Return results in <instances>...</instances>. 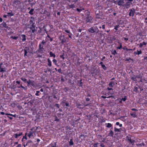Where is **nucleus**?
<instances>
[{
	"label": "nucleus",
	"instance_id": "f257e3e1",
	"mask_svg": "<svg viewBox=\"0 0 147 147\" xmlns=\"http://www.w3.org/2000/svg\"><path fill=\"white\" fill-rule=\"evenodd\" d=\"M98 24V23L93 24L90 28L88 29L87 31L92 34L95 35H97L99 31L97 26Z\"/></svg>",
	"mask_w": 147,
	"mask_h": 147
},
{
	"label": "nucleus",
	"instance_id": "f03ea898",
	"mask_svg": "<svg viewBox=\"0 0 147 147\" xmlns=\"http://www.w3.org/2000/svg\"><path fill=\"white\" fill-rule=\"evenodd\" d=\"M23 3L19 0H14L13 3V6L18 9H22L23 7Z\"/></svg>",
	"mask_w": 147,
	"mask_h": 147
},
{
	"label": "nucleus",
	"instance_id": "7ed1b4c3",
	"mask_svg": "<svg viewBox=\"0 0 147 147\" xmlns=\"http://www.w3.org/2000/svg\"><path fill=\"white\" fill-rule=\"evenodd\" d=\"M46 42L45 40H43L39 44L38 49L37 50V51L38 53H42L43 52L44 50V49L43 48L44 45Z\"/></svg>",
	"mask_w": 147,
	"mask_h": 147
},
{
	"label": "nucleus",
	"instance_id": "20e7f679",
	"mask_svg": "<svg viewBox=\"0 0 147 147\" xmlns=\"http://www.w3.org/2000/svg\"><path fill=\"white\" fill-rule=\"evenodd\" d=\"M96 18V19H102V13L99 10H97L95 12Z\"/></svg>",
	"mask_w": 147,
	"mask_h": 147
},
{
	"label": "nucleus",
	"instance_id": "39448f33",
	"mask_svg": "<svg viewBox=\"0 0 147 147\" xmlns=\"http://www.w3.org/2000/svg\"><path fill=\"white\" fill-rule=\"evenodd\" d=\"M86 23H90L92 24L93 22V18L89 15L87 16L86 18Z\"/></svg>",
	"mask_w": 147,
	"mask_h": 147
},
{
	"label": "nucleus",
	"instance_id": "423d86ee",
	"mask_svg": "<svg viewBox=\"0 0 147 147\" xmlns=\"http://www.w3.org/2000/svg\"><path fill=\"white\" fill-rule=\"evenodd\" d=\"M29 26L30 27H29L30 29L34 28L36 27V25L35 22H34L32 20H30L29 21Z\"/></svg>",
	"mask_w": 147,
	"mask_h": 147
},
{
	"label": "nucleus",
	"instance_id": "0eeeda50",
	"mask_svg": "<svg viewBox=\"0 0 147 147\" xmlns=\"http://www.w3.org/2000/svg\"><path fill=\"white\" fill-rule=\"evenodd\" d=\"M3 27L9 30L10 29V28L8 27L6 23L4 22L0 25V30Z\"/></svg>",
	"mask_w": 147,
	"mask_h": 147
},
{
	"label": "nucleus",
	"instance_id": "6e6552de",
	"mask_svg": "<svg viewBox=\"0 0 147 147\" xmlns=\"http://www.w3.org/2000/svg\"><path fill=\"white\" fill-rule=\"evenodd\" d=\"M27 85L28 86L30 85H31L34 87H35V85L34 81L29 80V81L27 82Z\"/></svg>",
	"mask_w": 147,
	"mask_h": 147
},
{
	"label": "nucleus",
	"instance_id": "1a4fd4ad",
	"mask_svg": "<svg viewBox=\"0 0 147 147\" xmlns=\"http://www.w3.org/2000/svg\"><path fill=\"white\" fill-rule=\"evenodd\" d=\"M135 12V10L134 8H132L130 9V11L129 13V15L130 16H133Z\"/></svg>",
	"mask_w": 147,
	"mask_h": 147
},
{
	"label": "nucleus",
	"instance_id": "9d476101",
	"mask_svg": "<svg viewBox=\"0 0 147 147\" xmlns=\"http://www.w3.org/2000/svg\"><path fill=\"white\" fill-rule=\"evenodd\" d=\"M22 132H18L16 134H14L13 136V137L15 138H17L19 137L22 136Z\"/></svg>",
	"mask_w": 147,
	"mask_h": 147
},
{
	"label": "nucleus",
	"instance_id": "9b49d317",
	"mask_svg": "<svg viewBox=\"0 0 147 147\" xmlns=\"http://www.w3.org/2000/svg\"><path fill=\"white\" fill-rule=\"evenodd\" d=\"M132 3V2L128 1L125 4H123V6L125 7L127 9H128L130 7V5Z\"/></svg>",
	"mask_w": 147,
	"mask_h": 147
},
{
	"label": "nucleus",
	"instance_id": "f8f14e48",
	"mask_svg": "<svg viewBox=\"0 0 147 147\" xmlns=\"http://www.w3.org/2000/svg\"><path fill=\"white\" fill-rule=\"evenodd\" d=\"M2 65H3L2 63H0V72L3 73L6 71L7 68H1Z\"/></svg>",
	"mask_w": 147,
	"mask_h": 147
},
{
	"label": "nucleus",
	"instance_id": "ddd939ff",
	"mask_svg": "<svg viewBox=\"0 0 147 147\" xmlns=\"http://www.w3.org/2000/svg\"><path fill=\"white\" fill-rule=\"evenodd\" d=\"M31 131L29 132L28 133V136L29 137V138H30V137L31 136H33V134L34 133H35V131H31L32 130V129H31Z\"/></svg>",
	"mask_w": 147,
	"mask_h": 147
},
{
	"label": "nucleus",
	"instance_id": "4468645a",
	"mask_svg": "<svg viewBox=\"0 0 147 147\" xmlns=\"http://www.w3.org/2000/svg\"><path fill=\"white\" fill-rule=\"evenodd\" d=\"M77 82L78 86L80 87H82L83 84V83L82 82V80L81 79L79 81L78 80Z\"/></svg>",
	"mask_w": 147,
	"mask_h": 147
},
{
	"label": "nucleus",
	"instance_id": "2eb2a0df",
	"mask_svg": "<svg viewBox=\"0 0 147 147\" xmlns=\"http://www.w3.org/2000/svg\"><path fill=\"white\" fill-rule=\"evenodd\" d=\"M124 0H118L117 3V5L119 6H123V4H124Z\"/></svg>",
	"mask_w": 147,
	"mask_h": 147
},
{
	"label": "nucleus",
	"instance_id": "dca6fc26",
	"mask_svg": "<svg viewBox=\"0 0 147 147\" xmlns=\"http://www.w3.org/2000/svg\"><path fill=\"white\" fill-rule=\"evenodd\" d=\"M127 139L132 144H133L134 142V140H131L130 137L127 136Z\"/></svg>",
	"mask_w": 147,
	"mask_h": 147
},
{
	"label": "nucleus",
	"instance_id": "f3484780",
	"mask_svg": "<svg viewBox=\"0 0 147 147\" xmlns=\"http://www.w3.org/2000/svg\"><path fill=\"white\" fill-rule=\"evenodd\" d=\"M60 40L61 41V43L63 44L66 42V39L64 37H61L60 38Z\"/></svg>",
	"mask_w": 147,
	"mask_h": 147
},
{
	"label": "nucleus",
	"instance_id": "a211bd4d",
	"mask_svg": "<svg viewBox=\"0 0 147 147\" xmlns=\"http://www.w3.org/2000/svg\"><path fill=\"white\" fill-rule=\"evenodd\" d=\"M65 53H64V51H63V53H61V54L60 55V57L63 60H64L65 59Z\"/></svg>",
	"mask_w": 147,
	"mask_h": 147
},
{
	"label": "nucleus",
	"instance_id": "6ab92c4d",
	"mask_svg": "<svg viewBox=\"0 0 147 147\" xmlns=\"http://www.w3.org/2000/svg\"><path fill=\"white\" fill-rule=\"evenodd\" d=\"M146 43L144 42H143L142 43H140L139 45V47L140 48H142L143 45L146 46Z\"/></svg>",
	"mask_w": 147,
	"mask_h": 147
},
{
	"label": "nucleus",
	"instance_id": "aec40b11",
	"mask_svg": "<svg viewBox=\"0 0 147 147\" xmlns=\"http://www.w3.org/2000/svg\"><path fill=\"white\" fill-rule=\"evenodd\" d=\"M105 125H106V126L107 127H108L109 128L111 127H112V125L111 123H106L105 124Z\"/></svg>",
	"mask_w": 147,
	"mask_h": 147
},
{
	"label": "nucleus",
	"instance_id": "412c9836",
	"mask_svg": "<svg viewBox=\"0 0 147 147\" xmlns=\"http://www.w3.org/2000/svg\"><path fill=\"white\" fill-rule=\"evenodd\" d=\"M49 55L51 57H53L54 58L56 57V55L55 54L53 53L52 51H50L49 53Z\"/></svg>",
	"mask_w": 147,
	"mask_h": 147
},
{
	"label": "nucleus",
	"instance_id": "4be33fe9",
	"mask_svg": "<svg viewBox=\"0 0 147 147\" xmlns=\"http://www.w3.org/2000/svg\"><path fill=\"white\" fill-rule=\"evenodd\" d=\"M47 61L48 62V66L49 67H51L52 65V63L51 61L49 59H47Z\"/></svg>",
	"mask_w": 147,
	"mask_h": 147
},
{
	"label": "nucleus",
	"instance_id": "5701e85b",
	"mask_svg": "<svg viewBox=\"0 0 147 147\" xmlns=\"http://www.w3.org/2000/svg\"><path fill=\"white\" fill-rule=\"evenodd\" d=\"M21 36L22 37V40L23 41H25L26 40V36L25 35V34H22L21 35Z\"/></svg>",
	"mask_w": 147,
	"mask_h": 147
},
{
	"label": "nucleus",
	"instance_id": "b1692460",
	"mask_svg": "<svg viewBox=\"0 0 147 147\" xmlns=\"http://www.w3.org/2000/svg\"><path fill=\"white\" fill-rule=\"evenodd\" d=\"M120 132H122V133H125L126 132V130L124 128H120Z\"/></svg>",
	"mask_w": 147,
	"mask_h": 147
},
{
	"label": "nucleus",
	"instance_id": "393cba45",
	"mask_svg": "<svg viewBox=\"0 0 147 147\" xmlns=\"http://www.w3.org/2000/svg\"><path fill=\"white\" fill-rule=\"evenodd\" d=\"M69 145L71 146L73 145L74 144V143L73 141V139L72 138H71L70 139V141L69 142Z\"/></svg>",
	"mask_w": 147,
	"mask_h": 147
},
{
	"label": "nucleus",
	"instance_id": "a878e982",
	"mask_svg": "<svg viewBox=\"0 0 147 147\" xmlns=\"http://www.w3.org/2000/svg\"><path fill=\"white\" fill-rule=\"evenodd\" d=\"M134 76L131 77V79L134 81L136 82L137 81V78L135 75H134Z\"/></svg>",
	"mask_w": 147,
	"mask_h": 147
},
{
	"label": "nucleus",
	"instance_id": "bb28decb",
	"mask_svg": "<svg viewBox=\"0 0 147 147\" xmlns=\"http://www.w3.org/2000/svg\"><path fill=\"white\" fill-rule=\"evenodd\" d=\"M18 88H22L25 90H26L27 89V86L24 87L22 85H21L20 86L18 87Z\"/></svg>",
	"mask_w": 147,
	"mask_h": 147
},
{
	"label": "nucleus",
	"instance_id": "cd10ccee",
	"mask_svg": "<svg viewBox=\"0 0 147 147\" xmlns=\"http://www.w3.org/2000/svg\"><path fill=\"white\" fill-rule=\"evenodd\" d=\"M37 27H35L34 28L32 29H30L32 30V32L33 33H34L36 32L37 31Z\"/></svg>",
	"mask_w": 147,
	"mask_h": 147
},
{
	"label": "nucleus",
	"instance_id": "c85d7f7f",
	"mask_svg": "<svg viewBox=\"0 0 147 147\" xmlns=\"http://www.w3.org/2000/svg\"><path fill=\"white\" fill-rule=\"evenodd\" d=\"M138 87L136 86L134 87V91L136 92V93L138 92Z\"/></svg>",
	"mask_w": 147,
	"mask_h": 147
},
{
	"label": "nucleus",
	"instance_id": "c756f323",
	"mask_svg": "<svg viewBox=\"0 0 147 147\" xmlns=\"http://www.w3.org/2000/svg\"><path fill=\"white\" fill-rule=\"evenodd\" d=\"M136 85L138 86V88L140 89L141 91L144 90L143 88H142V86H141V85H138L137 84H136Z\"/></svg>",
	"mask_w": 147,
	"mask_h": 147
},
{
	"label": "nucleus",
	"instance_id": "7c9ffc66",
	"mask_svg": "<svg viewBox=\"0 0 147 147\" xmlns=\"http://www.w3.org/2000/svg\"><path fill=\"white\" fill-rule=\"evenodd\" d=\"M34 11V9H32L29 12V13L31 15H32L33 14V12Z\"/></svg>",
	"mask_w": 147,
	"mask_h": 147
},
{
	"label": "nucleus",
	"instance_id": "2f4dec72",
	"mask_svg": "<svg viewBox=\"0 0 147 147\" xmlns=\"http://www.w3.org/2000/svg\"><path fill=\"white\" fill-rule=\"evenodd\" d=\"M62 103H65V105L66 106H67V107H70V105L69 104V103L68 102H65L64 101H63L62 102Z\"/></svg>",
	"mask_w": 147,
	"mask_h": 147
},
{
	"label": "nucleus",
	"instance_id": "473e14b6",
	"mask_svg": "<svg viewBox=\"0 0 147 147\" xmlns=\"http://www.w3.org/2000/svg\"><path fill=\"white\" fill-rule=\"evenodd\" d=\"M113 132L111 130L110 131V132L109 134V136L111 137H113Z\"/></svg>",
	"mask_w": 147,
	"mask_h": 147
},
{
	"label": "nucleus",
	"instance_id": "72a5a7b5",
	"mask_svg": "<svg viewBox=\"0 0 147 147\" xmlns=\"http://www.w3.org/2000/svg\"><path fill=\"white\" fill-rule=\"evenodd\" d=\"M8 16H11L14 15V14L12 13V11H11L10 12H9L7 13Z\"/></svg>",
	"mask_w": 147,
	"mask_h": 147
},
{
	"label": "nucleus",
	"instance_id": "f704fd0d",
	"mask_svg": "<svg viewBox=\"0 0 147 147\" xmlns=\"http://www.w3.org/2000/svg\"><path fill=\"white\" fill-rule=\"evenodd\" d=\"M24 57H26L27 56V54L28 53V51H27L26 49H24Z\"/></svg>",
	"mask_w": 147,
	"mask_h": 147
},
{
	"label": "nucleus",
	"instance_id": "c9c22d12",
	"mask_svg": "<svg viewBox=\"0 0 147 147\" xmlns=\"http://www.w3.org/2000/svg\"><path fill=\"white\" fill-rule=\"evenodd\" d=\"M137 146H142V145L144 146L145 145V144L144 143H138L136 144Z\"/></svg>",
	"mask_w": 147,
	"mask_h": 147
},
{
	"label": "nucleus",
	"instance_id": "e433bc0d",
	"mask_svg": "<svg viewBox=\"0 0 147 147\" xmlns=\"http://www.w3.org/2000/svg\"><path fill=\"white\" fill-rule=\"evenodd\" d=\"M20 79L25 83L27 82V79L25 78H24L22 77L20 78Z\"/></svg>",
	"mask_w": 147,
	"mask_h": 147
},
{
	"label": "nucleus",
	"instance_id": "4c0bfd02",
	"mask_svg": "<svg viewBox=\"0 0 147 147\" xmlns=\"http://www.w3.org/2000/svg\"><path fill=\"white\" fill-rule=\"evenodd\" d=\"M114 131L115 132H120V129L117 128L116 127H114Z\"/></svg>",
	"mask_w": 147,
	"mask_h": 147
},
{
	"label": "nucleus",
	"instance_id": "58836bf2",
	"mask_svg": "<svg viewBox=\"0 0 147 147\" xmlns=\"http://www.w3.org/2000/svg\"><path fill=\"white\" fill-rule=\"evenodd\" d=\"M69 7L70 8L75 7V6L74 4L69 5Z\"/></svg>",
	"mask_w": 147,
	"mask_h": 147
},
{
	"label": "nucleus",
	"instance_id": "ea45409f",
	"mask_svg": "<svg viewBox=\"0 0 147 147\" xmlns=\"http://www.w3.org/2000/svg\"><path fill=\"white\" fill-rule=\"evenodd\" d=\"M127 96H125L124 98H122L121 99V100H123V101H125L127 100Z\"/></svg>",
	"mask_w": 147,
	"mask_h": 147
},
{
	"label": "nucleus",
	"instance_id": "a19ab883",
	"mask_svg": "<svg viewBox=\"0 0 147 147\" xmlns=\"http://www.w3.org/2000/svg\"><path fill=\"white\" fill-rule=\"evenodd\" d=\"M10 38H12L13 39L16 40L18 38V36H11L10 37Z\"/></svg>",
	"mask_w": 147,
	"mask_h": 147
},
{
	"label": "nucleus",
	"instance_id": "79ce46f5",
	"mask_svg": "<svg viewBox=\"0 0 147 147\" xmlns=\"http://www.w3.org/2000/svg\"><path fill=\"white\" fill-rule=\"evenodd\" d=\"M40 93V91L38 90L36 91V93H35V95L36 96H39L41 93L39 94V93Z\"/></svg>",
	"mask_w": 147,
	"mask_h": 147
},
{
	"label": "nucleus",
	"instance_id": "37998d69",
	"mask_svg": "<svg viewBox=\"0 0 147 147\" xmlns=\"http://www.w3.org/2000/svg\"><path fill=\"white\" fill-rule=\"evenodd\" d=\"M122 49V45L121 43H120V46L119 47H117V49Z\"/></svg>",
	"mask_w": 147,
	"mask_h": 147
},
{
	"label": "nucleus",
	"instance_id": "c03bdc74",
	"mask_svg": "<svg viewBox=\"0 0 147 147\" xmlns=\"http://www.w3.org/2000/svg\"><path fill=\"white\" fill-rule=\"evenodd\" d=\"M102 67L104 70H106L107 69V68L105 65H102Z\"/></svg>",
	"mask_w": 147,
	"mask_h": 147
},
{
	"label": "nucleus",
	"instance_id": "a18cd8bd",
	"mask_svg": "<svg viewBox=\"0 0 147 147\" xmlns=\"http://www.w3.org/2000/svg\"><path fill=\"white\" fill-rule=\"evenodd\" d=\"M119 25H116L115 26L114 29L116 30H118V28L119 27Z\"/></svg>",
	"mask_w": 147,
	"mask_h": 147
},
{
	"label": "nucleus",
	"instance_id": "49530a36",
	"mask_svg": "<svg viewBox=\"0 0 147 147\" xmlns=\"http://www.w3.org/2000/svg\"><path fill=\"white\" fill-rule=\"evenodd\" d=\"M53 62L55 65H57V61L56 59H54L53 60Z\"/></svg>",
	"mask_w": 147,
	"mask_h": 147
},
{
	"label": "nucleus",
	"instance_id": "de8ad7c7",
	"mask_svg": "<svg viewBox=\"0 0 147 147\" xmlns=\"http://www.w3.org/2000/svg\"><path fill=\"white\" fill-rule=\"evenodd\" d=\"M128 51L129 53H132L133 52V50L132 49H128Z\"/></svg>",
	"mask_w": 147,
	"mask_h": 147
},
{
	"label": "nucleus",
	"instance_id": "09e8293b",
	"mask_svg": "<svg viewBox=\"0 0 147 147\" xmlns=\"http://www.w3.org/2000/svg\"><path fill=\"white\" fill-rule=\"evenodd\" d=\"M137 55H139L142 54V52L141 50L138 51V50H137Z\"/></svg>",
	"mask_w": 147,
	"mask_h": 147
},
{
	"label": "nucleus",
	"instance_id": "8fccbe9b",
	"mask_svg": "<svg viewBox=\"0 0 147 147\" xmlns=\"http://www.w3.org/2000/svg\"><path fill=\"white\" fill-rule=\"evenodd\" d=\"M113 50L112 51V54L113 55H115L116 54H117V53L116 52V51L115 50H114L113 51Z\"/></svg>",
	"mask_w": 147,
	"mask_h": 147
},
{
	"label": "nucleus",
	"instance_id": "3c124183",
	"mask_svg": "<svg viewBox=\"0 0 147 147\" xmlns=\"http://www.w3.org/2000/svg\"><path fill=\"white\" fill-rule=\"evenodd\" d=\"M130 115L131 116H132L134 117H136V113H130Z\"/></svg>",
	"mask_w": 147,
	"mask_h": 147
},
{
	"label": "nucleus",
	"instance_id": "603ef678",
	"mask_svg": "<svg viewBox=\"0 0 147 147\" xmlns=\"http://www.w3.org/2000/svg\"><path fill=\"white\" fill-rule=\"evenodd\" d=\"M60 121V119L58 118L57 117V116H55V121Z\"/></svg>",
	"mask_w": 147,
	"mask_h": 147
},
{
	"label": "nucleus",
	"instance_id": "864d4df0",
	"mask_svg": "<svg viewBox=\"0 0 147 147\" xmlns=\"http://www.w3.org/2000/svg\"><path fill=\"white\" fill-rule=\"evenodd\" d=\"M109 85L110 87H112L113 86V82H110Z\"/></svg>",
	"mask_w": 147,
	"mask_h": 147
},
{
	"label": "nucleus",
	"instance_id": "5fc2aeb1",
	"mask_svg": "<svg viewBox=\"0 0 147 147\" xmlns=\"http://www.w3.org/2000/svg\"><path fill=\"white\" fill-rule=\"evenodd\" d=\"M136 77L137 78H140V79H141L142 78V76H141L140 74L139 75L137 76H136Z\"/></svg>",
	"mask_w": 147,
	"mask_h": 147
},
{
	"label": "nucleus",
	"instance_id": "6e6d98bb",
	"mask_svg": "<svg viewBox=\"0 0 147 147\" xmlns=\"http://www.w3.org/2000/svg\"><path fill=\"white\" fill-rule=\"evenodd\" d=\"M123 49L124 50H126V52H128V49H127L126 47V46H124L123 48Z\"/></svg>",
	"mask_w": 147,
	"mask_h": 147
},
{
	"label": "nucleus",
	"instance_id": "4d7b16f0",
	"mask_svg": "<svg viewBox=\"0 0 147 147\" xmlns=\"http://www.w3.org/2000/svg\"><path fill=\"white\" fill-rule=\"evenodd\" d=\"M65 32L67 33H69V34H70V35H72V34L70 32V31L69 30H66L65 31Z\"/></svg>",
	"mask_w": 147,
	"mask_h": 147
},
{
	"label": "nucleus",
	"instance_id": "13d9d810",
	"mask_svg": "<svg viewBox=\"0 0 147 147\" xmlns=\"http://www.w3.org/2000/svg\"><path fill=\"white\" fill-rule=\"evenodd\" d=\"M130 60L133 61L134 60L133 59H132L130 58H129V59H126V61H129Z\"/></svg>",
	"mask_w": 147,
	"mask_h": 147
},
{
	"label": "nucleus",
	"instance_id": "bf43d9fd",
	"mask_svg": "<svg viewBox=\"0 0 147 147\" xmlns=\"http://www.w3.org/2000/svg\"><path fill=\"white\" fill-rule=\"evenodd\" d=\"M102 136L100 135H98L97 136V138L98 139H102Z\"/></svg>",
	"mask_w": 147,
	"mask_h": 147
},
{
	"label": "nucleus",
	"instance_id": "052dcab7",
	"mask_svg": "<svg viewBox=\"0 0 147 147\" xmlns=\"http://www.w3.org/2000/svg\"><path fill=\"white\" fill-rule=\"evenodd\" d=\"M98 143H95L93 145L94 147H98Z\"/></svg>",
	"mask_w": 147,
	"mask_h": 147
},
{
	"label": "nucleus",
	"instance_id": "680f3d73",
	"mask_svg": "<svg viewBox=\"0 0 147 147\" xmlns=\"http://www.w3.org/2000/svg\"><path fill=\"white\" fill-rule=\"evenodd\" d=\"M82 29L81 28H80V27H79L78 29L77 30V31L79 32H81Z\"/></svg>",
	"mask_w": 147,
	"mask_h": 147
},
{
	"label": "nucleus",
	"instance_id": "e2e57ef3",
	"mask_svg": "<svg viewBox=\"0 0 147 147\" xmlns=\"http://www.w3.org/2000/svg\"><path fill=\"white\" fill-rule=\"evenodd\" d=\"M85 98L86 99V100L87 101H89L90 99V98L86 97Z\"/></svg>",
	"mask_w": 147,
	"mask_h": 147
},
{
	"label": "nucleus",
	"instance_id": "0e129e2a",
	"mask_svg": "<svg viewBox=\"0 0 147 147\" xmlns=\"http://www.w3.org/2000/svg\"><path fill=\"white\" fill-rule=\"evenodd\" d=\"M76 10L78 11H79V12H80L81 11H82V10L81 9H79V8H78L76 9Z\"/></svg>",
	"mask_w": 147,
	"mask_h": 147
},
{
	"label": "nucleus",
	"instance_id": "69168bd1",
	"mask_svg": "<svg viewBox=\"0 0 147 147\" xmlns=\"http://www.w3.org/2000/svg\"><path fill=\"white\" fill-rule=\"evenodd\" d=\"M28 144L27 142L26 144H25V143H24L23 144V146L24 147H25L26 146H28Z\"/></svg>",
	"mask_w": 147,
	"mask_h": 147
},
{
	"label": "nucleus",
	"instance_id": "338daca9",
	"mask_svg": "<svg viewBox=\"0 0 147 147\" xmlns=\"http://www.w3.org/2000/svg\"><path fill=\"white\" fill-rule=\"evenodd\" d=\"M100 146L101 147H105V146L104 145L103 143H101L100 144Z\"/></svg>",
	"mask_w": 147,
	"mask_h": 147
},
{
	"label": "nucleus",
	"instance_id": "774afa93",
	"mask_svg": "<svg viewBox=\"0 0 147 147\" xmlns=\"http://www.w3.org/2000/svg\"><path fill=\"white\" fill-rule=\"evenodd\" d=\"M27 143H28H28H32V141L31 140H28L27 141Z\"/></svg>",
	"mask_w": 147,
	"mask_h": 147
}]
</instances>
